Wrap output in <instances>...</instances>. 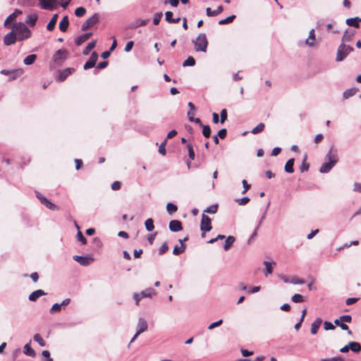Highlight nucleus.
<instances>
[{
    "mask_svg": "<svg viewBox=\"0 0 361 361\" xmlns=\"http://www.w3.org/2000/svg\"><path fill=\"white\" fill-rule=\"evenodd\" d=\"M23 352L26 355L30 356L32 357H35L36 353L35 351L31 348L30 343H27L24 345L23 348Z\"/></svg>",
    "mask_w": 361,
    "mask_h": 361,
    "instance_id": "obj_26",
    "label": "nucleus"
},
{
    "mask_svg": "<svg viewBox=\"0 0 361 361\" xmlns=\"http://www.w3.org/2000/svg\"><path fill=\"white\" fill-rule=\"evenodd\" d=\"M69 25L68 17L65 16L59 23V29L61 32H66L68 30Z\"/></svg>",
    "mask_w": 361,
    "mask_h": 361,
    "instance_id": "obj_21",
    "label": "nucleus"
},
{
    "mask_svg": "<svg viewBox=\"0 0 361 361\" xmlns=\"http://www.w3.org/2000/svg\"><path fill=\"white\" fill-rule=\"evenodd\" d=\"M37 59V55L36 54H30L27 56H26L24 60L23 63L27 65L30 66L35 63V61Z\"/></svg>",
    "mask_w": 361,
    "mask_h": 361,
    "instance_id": "obj_30",
    "label": "nucleus"
},
{
    "mask_svg": "<svg viewBox=\"0 0 361 361\" xmlns=\"http://www.w3.org/2000/svg\"><path fill=\"white\" fill-rule=\"evenodd\" d=\"M292 301L295 303L302 302L304 301L303 296L300 294H295L292 297Z\"/></svg>",
    "mask_w": 361,
    "mask_h": 361,
    "instance_id": "obj_51",
    "label": "nucleus"
},
{
    "mask_svg": "<svg viewBox=\"0 0 361 361\" xmlns=\"http://www.w3.org/2000/svg\"><path fill=\"white\" fill-rule=\"evenodd\" d=\"M169 246L166 242H164L159 249V254L160 255H164L168 250Z\"/></svg>",
    "mask_w": 361,
    "mask_h": 361,
    "instance_id": "obj_53",
    "label": "nucleus"
},
{
    "mask_svg": "<svg viewBox=\"0 0 361 361\" xmlns=\"http://www.w3.org/2000/svg\"><path fill=\"white\" fill-rule=\"evenodd\" d=\"M306 159H307V157L306 155L305 156L304 159H303V161H302V164L300 166V171L301 172H305V171H307L308 169H309V164H307L306 162Z\"/></svg>",
    "mask_w": 361,
    "mask_h": 361,
    "instance_id": "obj_54",
    "label": "nucleus"
},
{
    "mask_svg": "<svg viewBox=\"0 0 361 361\" xmlns=\"http://www.w3.org/2000/svg\"><path fill=\"white\" fill-rule=\"evenodd\" d=\"M224 8L222 6H219L216 10L212 11L210 8L206 9V13L207 16H216L223 12Z\"/></svg>",
    "mask_w": 361,
    "mask_h": 361,
    "instance_id": "obj_20",
    "label": "nucleus"
},
{
    "mask_svg": "<svg viewBox=\"0 0 361 361\" xmlns=\"http://www.w3.org/2000/svg\"><path fill=\"white\" fill-rule=\"evenodd\" d=\"M61 305L59 303H55L52 305L51 308L50 309L49 312L50 313L53 314L55 312H59L61 310Z\"/></svg>",
    "mask_w": 361,
    "mask_h": 361,
    "instance_id": "obj_47",
    "label": "nucleus"
},
{
    "mask_svg": "<svg viewBox=\"0 0 361 361\" xmlns=\"http://www.w3.org/2000/svg\"><path fill=\"white\" fill-rule=\"evenodd\" d=\"M315 40V33L314 30L312 29L309 32V37L306 39V44L310 47H313L314 45Z\"/></svg>",
    "mask_w": 361,
    "mask_h": 361,
    "instance_id": "obj_27",
    "label": "nucleus"
},
{
    "mask_svg": "<svg viewBox=\"0 0 361 361\" xmlns=\"http://www.w3.org/2000/svg\"><path fill=\"white\" fill-rule=\"evenodd\" d=\"M133 45H134L133 41L128 42L125 47V51L129 52L133 49Z\"/></svg>",
    "mask_w": 361,
    "mask_h": 361,
    "instance_id": "obj_63",
    "label": "nucleus"
},
{
    "mask_svg": "<svg viewBox=\"0 0 361 361\" xmlns=\"http://www.w3.org/2000/svg\"><path fill=\"white\" fill-rule=\"evenodd\" d=\"M264 264L266 267V271H265L264 275H265V276H267L268 274L272 273V271H273L272 265H275V262H269L267 261H264Z\"/></svg>",
    "mask_w": 361,
    "mask_h": 361,
    "instance_id": "obj_33",
    "label": "nucleus"
},
{
    "mask_svg": "<svg viewBox=\"0 0 361 361\" xmlns=\"http://www.w3.org/2000/svg\"><path fill=\"white\" fill-rule=\"evenodd\" d=\"M37 20V16L36 14H30L27 16L25 23L33 27L35 25Z\"/></svg>",
    "mask_w": 361,
    "mask_h": 361,
    "instance_id": "obj_28",
    "label": "nucleus"
},
{
    "mask_svg": "<svg viewBox=\"0 0 361 361\" xmlns=\"http://www.w3.org/2000/svg\"><path fill=\"white\" fill-rule=\"evenodd\" d=\"M294 159L291 158L287 161L285 165V171L288 173H292L294 171L293 165H294Z\"/></svg>",
    "mask_w": 361,
    "mask_h": 361,
    "instance_id": "obj_25",
    "label": "nucleus"
},
{
    "mask_svg": "<svg viewBox=\"0 0 361 361\" xmlns=\"http://www.w3.org/2000/svg\"><path fill=\"white\" fill-rule=\"evenodd\" d=\"M67 51L66 49H59L53 56V61L58 65L62 64L67 58Z\"/></svg>",
    "mask_w": 361,
    "mask_h": 361,
    "instance_id": "obj_7",
    "label": "nucleus"
},
{
    "mask_svg": "<svg viewBox=\"0 0 361 361\" xmlns=\"http://www.w3.org/2000/svg\"><path fill=\"white\" fill-rule=\"evenodd\" d=\"M324 328L326 331L335 329V326L330 322L325 321Z\"/></svg>",
    "mask_w": 361,
    "mask_h": 361,
    "instance_id": "obj_56",
    "label": "nucleus"
},
{
    "mask_svg": "<svg viewBox=\"0 0 361 361\" xmlns=\"http://www.w3.org/2000/svg\"><path fill=\"white\" fill-rule=\"evenodd\" d=\"M217 209H218V205L212 204V205L208 207L204 212L209 213V214H215V213H216Z\"/></svg>",
    "mask_w": 361,
    "mask_h": 361,
    "instance_id": "obj_45",
    "label": "nucleus"
},
{
    "mask_svg": "<svg viewBox=\"0 0 361 361\" xmlns=\"http://www.w3.org/2000/svg\"><path fill=\"white\" fill-rule=\"evenodd\" d=\"M216 135L221 139H224L227 135L226 129L222 128V129L219 130Z\"/></svg>",
    "mask_w": 361,
    "mask_h": 361,
    "instance_id": "obj_58",
    "label": "nucleus"
},
{
    "mask_svg": "<svg viewBox=\"0 0 361 361\" xmlns=\"http://www.w3.org/2000/svg\"><path fill=\"white\" fill-rule=\"evenodd\" d=\"M322 323V319L319 317L317 318L311 324L310 331L312 334H316L320 325Z\"/></svg>",
    "mask_w": 361,
    "mask_h": 361,
    "instance_id": "obj_16",
    "label": "nucleus"
},
{
    "mask_svg": "<svg viewBox=\"0 0 361 361\" xmlns=\"http://www.w3.org/2000/svg\"><path fill=\"white\" fill-rule=\"evenodd\" d=\"M195 49L196 51L206 52L208 46V41L204 33H200L195 40Z\"/></svg>",
    "mask_w": 361,
    "mask_h": 361,
    "instance_id": "obj_4",
    "label": "nucleus"
},
{
    "mask_svg": "<svg viewBox=\"0 0 361 361\" xmlns=\"http://www.w3.org/2000/svg\"><path fill=\"white\" fill-rule=\"evenodd\" d=\"M92 32H86L77 37L75 39V44L77 46L81 45L83 42L87 40L92 35Z\"/></svg>",
    "mask_w": 361,
    "mask_h": 361,
    "instance_id": "obj_15",
    "label": "nucleus"
},
{
    "mask_svg": "<svg viewBox=\"0 0 361 361\" xmlns=\"http://www.w3.org/2000/svg\"><path fill=\"white\" fill-rule=\"evenodd\" d=\"M98 56L96 52H93L90 58V59L85 63L83 68L85 70H87L89 68H93L96 62L97 61Z\"/></svg>",
    "mask_w": 361,
    "mask_h": 361,
    "instance_id": "obj_13",
    "label": "nucleus"
},
{
    "mask_svg": "<svg viewBox=\"0 0 361 361\" xmlns=\"http://www.w3.org/2000/svg\"><path fill=\"white\" fill-rule=\"evenodd\" d=\"M334 324L336 326H338L341 328L342 330H348V326L347 324H345L344 322H341V320H339V319H336L334 320Z\"/></svg>",
    "mask_w": 361,
    "mask_h": 361,
    "instance_id": "obj_46",
    "label": "nucleus"
},
{
    "mask_svg": "<svg viewBox=\"0 0 361 361\" xmlns=\"http://www.w3.org/2000/svg\"><path fill=\"white\" fill-rule=\"evenodd\" d=\"M169 228L172 232H178L183 230L182 223L179 220H171Z\"/></svg>",
    "mask_w": 361,
    "mask_h": 361,
    "instance_id": "obj_12",
    "label": "nucleus"
},
{
    "mask_svg": "<svg viewBox=\"0 0 361 361\" xmlns=\"http://www.w3.org/2000/svg\"><path fill=\"white\" fill-rule=\"evenodd\" d=\"M140 296L142 298H151L153 295L156 294V291L152 288H147L142 290L140 293H139Z\"/></svg>",
    "mask_w": 361,
    "mask_h": 361,
    "instance_id": "obj_24",
    "label": "nucleus"
},
{
    "mask_svg": "<svg viewBox=\"0 0 361 361\" xmlns=\"http://www.w3.org/2000/svg\"><path fill=\"white\" fill-rule=\"evenodd\" d=\"M21 13H22V11L20 10L16 9L15 11L13 13H11V15H9L7 17V18L6 19V20L4 22L5 26H6L7 23L9 21L14 20L19 14H21Z\"/></svg>",
    "mask_w": 361,
    "mask_h": 361,
    "instance_id": "obj_31",
    "label": "nucleus"
},
{
    "mask_svg": "<svg viewBox=\"0 0 361 361\" xmlns=\"http://www.w3.org/2000/svg\"><path fill=\"white\" fill-rule=\"evenodd\" d=\"M325 160L327 161L324 162L319 169V172L322 173H329L338 162V158L337 151L334 150L333 147L326 154Z\"/></svg>",
    "mask_w": 361,
    "mask_h": 361,
    "instance_id": "obj_1",
    "label": "nucleus"
},
{
    "mask_svg": "<svg viewBox=\"0 0 361 361\" xmlns=\"http://www.w3.org/2000/svg\"><path fill=\"white\" fill-rule=\"evenodd\" d=\"M148 328V324L147 321L142 318L140 317L138 319V322L137 324V335H140V334L146 331Z\"/></svg>",
    "mask_w": 361,
    "mask_h": 361,
    "instance_id": "obj_11",
    "label": "nucleus"
},
{
    "mask_svg": "<svg viewBox=\"0 0 361 361\" xmlns=\"http://www.w3.org/2000/svg\"><path fill=\"white\" fill-rule=\"evenodd\" d=\"M264 124L263 123H259L256 127H255L252 130L251 133L252 134H258L263 131L264 128Z\"/></svg>",
    "mask_w": 361,
    "mask_h": 361,
    "instance_id": "obj_40",
    "label": "nucleus"
},
{
    "mask_svg": "<svg viewBox=\"0 0 361 361\" xmlns=\"http://www.w3.org/2000/svg\"><path fill=\"white\" fill-rule=\"evenodd\" d=\"M40 6L42 8L53 11L54 9V4L56 3V0H39Z\"/></svg>",
    "mask_w": 361,
    "mask_h": 361,
    "instance_id": "obj_14",
    "label": "nucleus"
},
{
    "mask_svg": "<svg viewBox=\"0 0 361 361\" xmlns=\"http://www.w3.org/2000/svg\"><path fill=\"white\" fill-rule=\"evenodd\" d=\"M338 360L343 361V358L341 356H338V357H334L331 358L322 359V361H338Z\"/></svg>",
    "mask_w": 361,
    "mask_h": 361,
    "instance_id": "obj_64",
    "label": "nucleus"
},
{
    "mask_svg": "<svg viewBox=\"0 0 361 361\" xmlns=\"http://www.w3.org/2000/svg\"><path fill=\"white\" fill-rule=\"evenodd\" d=\"M220 116L221 123L223 124L227 120L228 116L227 110L226 109H224L221 111Z\"/></svg>",
    "mask_w": 361,
    "mask_h": 361,
    "instance_id": "obj_48",
    "label": "nucleus"
},
{
    "mask_svg": "<svg viewBox=\"0 0 361 361\" xmlns=\"http://www.w3.org/2000/svg\"><path fill=\"white\" fill-rule=\"evenodd\" d=\"M354 32H348L347 30L344 32L343 37H342V42H350L352 39V37L353 36Z\"/></svg>",
    "mask_w": 361,
    "mask_h": 361,
    "instance_id": "obj_42",
    "label": "nucleus"
},
{
    "mask_svg": "<svg viewBox=\"0 0 361 361\" xmlns=\"http://www.w3.org/2000/svg\"><path fill=\"white\" fill-rule=\"evenodd\" d=\"M166 144V140H165L163 142H161L159 147V152L162 155L166 154V149H165Z\"/></svg>",
    "mask_w": 361,
    "mask_h": 361,
    "instance_id": "obj_57",
    "label": "nucleus"
},
{
    "mask_svg": "<svg viewBox=\"0 0 361 361\" xmlns=\"http://www.w3.org/2000/svg\"><path fill=\"white\" fill-rule=\"evenodd\" d=\"M75 71L73 68H68L64 69L63 71H61L59 75V80L60 81H63L66 79V78L70 75Z\"/></svg>",
    "mask_w": 361,
    "mask_h": 361,
    "instance_id": "obj_19",
    "label": "nucleus"
},
{
    "mask_svg": "<svg viewBox=\"0 0 361 361\" xmlns=\"http://www.w3.org/2000/svg\"><path fill=\"white\" fill-rule=\"evenodd\" d=\"M58 14L56 13L54 14L51 20H49V22L48 23V24L47 25V29L49 30V31H52L54 28H55V26H56V22H57V19H58Z\"/></svg>",
    "mask_w": 361,
    "mask_h": 361,
    "instance_id": "obj_23",
    "label": "nucleus"
},
{
    "mask_svg": "<svg viewBox=\"0 0 361 361\" xmlns=\"http://www.w3.org/2000/svg\"><path fill=\"white\" fill-rule=\"evenodd\" d=\"M85 13L86 9L82 6H80L75 10V15L77 17H82L85 14Z\"/></svg>",
    "mask_w": 361,
    "mask_h": 361,
    "instance_id": "obj_44",
    "label": "nucleus"
},
{
    "mask_svg": "<svg viewBox=\"0 0 361 361\" xmlns=\"http://www.w3.org/2000/svg\"><path fill=\"white\" fill-rule=\"evenodd\" d=\"M36 196L39 199L40 202L42 204H44L46 207H47L48 209L53 210V211L59 210V207L57 205H56L55 204L50 202L48 199L44 197L39 192H37Z\"/></svg>",
    "mask_w": 361,
    "mask_h": 361,
    "instance_id": "obj_8",
    "label": "nucleus"
},
{
    "mask_svg": "<svg viewBox=\"0 0 361 361\" xmlns=\"http://www.w3.org/2000/svg\"><path fill=\"white\" fill-rule=\"evenodd\" d=\"M172 16H173V12L172 11H166L165 13V20L166 21H167L168 23H171V20H172Z\"/></svg>",
    "mask_w": 361,
    "mask_h": 361,
    "instance_id": "obj_62",
    "label": "nucleus"
},
{
    "mask_svg": "<svg viewBox=\"0 0 361 361\" xmlns=\"http://www.w3.org/2000/svg\"><path fill=\"white\" fill-rule=\"evenodd\" d=\"M250 198L248 197H244L240 199L236 200L240 205H245L250 202Z\"/></svg>",
    "mask_w": 361,
    "mask_h": 361,
    "instance_id": "obj_59",
    "label": "nucleus"
},
{
    "mask_svg": "<svg viewBox=\"0 0 361 361\" xmlns=\"http://www.w3.org/2000/svg\"><path fill=\"white\" fill-rule=\"evenodd\" d=\"M179 243H180V245H176L173 250V254L174 255H179L185 252L186 247L184 243H182L181 239L179 240Z\"/></svg>",
    "mask_w": 361,
    "mask_h": 361,
    "instance_id": "obj_22",
    "label": "nucleus"
},
{
    "mask_svg": "<svg viewBox=\"0 0 361 361\" xmlns=\"http://www.w3.org/2000/svg\"><path fill=\"white\" fill-rule=\"evenodd\" d=\"M356 92H357L356 88L348 89L343 92V98L348 99L349 97L355 95Z\"/></svg>",
    "mask_w": 361,
    "mask_h": 361,
    "instance_id": "obj_35",
    "label": "nucleus"
},
{
    "mask_svg": "<svg viewBox=\"0 0 361 361\" xmlns=\"http://www.w3.org/2000/svg\"><path fill=\"white\" fill-rule=\"evenodd\" d=\"M145 226L147 231H152L154 228L153 219H147L145 222Z\"/></svg>",
    "mask_w": 361,
    "mask_h": 361,
    "instance_id": "obj_37",
    "label": "nucleus"
},
{
    "mask_svg": "<svg viewBox=\"0 0 361 361\" xmlns=\"http://www.w3.org/2000/svg\"><path fill=\"white\" fill-rule=\"evenodd\" d=\"M12 28L18 36V41L28 39L31 36L30 30L23 23H15Z\"/></svg>",
    "mask_w": 361,
    "mask_h": 361,
    "instance_id": "obj_2",
    "label": "nucleus"
},
{
    "mask_svg": "<svg viewBox=\"0 0 361 361\" xmlns=\"http://www.w3.org/2000/svg\"><path fill=\"white\" fill-rule=\"evenodd\" d=\"M235 238L232 235H229L226 239V241H225V243H224V249L225 250H229V248L231 247V245L233 244V243L235 242Z\"/></svg>",
    "mask_w": 361,
    "mask_h": 361,
    "instance_id": "obj_32",
    "label": "nucleus"
},
{
    "mask_svg": "<svg viewBox=\"0 0 361 361\" xmlns=\"http://www.w3.org/2000/svg\"><path fill=\"white\" fill-rule=\"evenodd\" d=\"M202 135L204 137L209 138L211 136V128L208 125H203L202 126Z\"/></svg>",
    "mask_w": 361,
    "mask_h": 361,
    "instance_id": "obj_39",
    "label": "nucleus"
},
{
    "mask_svg": "<svg viewBox=\"0 0 361 361\" xmlns=\"http://www.w3.org/2000/svg\"><path fill=\"white\" fill-rule=\"evenodd\" d=\"M73 259L82 266H88L94 260L92 257L79 255H74Z\"/></svg>",
    "mask_w": 361,
    "mask_h": 361,
    "instance_id": "obj_9",
    "label": "nucleus"
},
{
    "mask_svg": "<svg viewBox=\"0 0 361 361\" xmlns=\"http://www.w3.org/2000/svg\"><path fill=\"white\" fill-rule=\"evenodd\" d=\"M99 18L98 13H94L90 18L86 20L85 22L82 25V30L85 31L89 28L93 27L99 22Z\"/></svg>",
    "mask_w": 361,
    "mask_h": 361,
    "instance_id": "obj_6",
    "label": "nucleus"
},
{
    "mask_svg": "<svg viewBox=\"0 0 361 361\" xmlns=\"http://www.w3.org/2000/svg\"><path fill=\"white\" fill-rule=\"evenodd\" d=\"M187 147H188V156H189L190 159L191 161L194 160L195 157V152L193 150L192 146L190 144H188L187 145Z\"/></svg>",
    "mask_w": 361,
    "mask_h": 361,
    "instance_id": "obj_49",
    "label": "nucleus"
},
{
    "mask_svg": "<svg viewBox=\"0 0 361 361\" xmlns=\"http://www.w3.org/2000/svg\"><path fill=\"white\" fill-rule=\"evenodd\" d=\"M96 46V41H92L90 42H89L87 45V47H85V49L83 50L82 51V54L84 55H88L90 51L93 49Z\"/></svg>",
    "mask_w": 361,
    "mask_h": 361,
    "instance_id": "obj_34",
    "label": "nucleus"
},
{
    "mask_svg": "<svg viewBox=\"0 0 361 361\" xmlns=\"http://www.w3.org/2000/svg\"><path fill=\"white\" fill-rule=\"evenodd\" d=\"M212 228L211 219L207 215L202 214L200 224V230L202 231V236L204 237L205 233L210 231Z\"/></svg>",
    "mask_w": 361,
    "mask_h": 361,
    "instance_id": "obj_5",
    "label": "nucleus"
},
{
    "mask_svg": "<svg viewBox=\"0 0 361 361\" xmlns=\"http://www.w3.org/2000/svg\"><path fill=\"white\" fill-rule=\"evenodd\" d=\"M76 238H77L78 240L81 242V243L82 245H85L87 243V240L84 237V235H82L81 231H78L77 235H76Z\"/></svg>",
    "mask_w": 361,
    "mask_h": 361,
    "instance_id": "obj_52",
    "label": "nucleus"
},
{
    "mask_svg": "<svg viewBox=\"0 0 361 361\" xmlns=\"http://www.w3.org/2000/svg\"><path fill=\"white\" fill-rule=\"evenodd\" d=\"M17 40L18 37L13 30L4 37V43L6 46L15 44Z\"/></svg>",
    "mask_w": 361,
    "mask_h": 361,
    "instance_id": "obj_10",
    "label": "nucleus"
},
{
    "mask_svg": "<svg viewBox=\"0 0 361 361\" xmlns=\"http://www.w3.org/2000/svg\"><path fill=\"white\" fill-rule=\"evenodd\" d=\"M349 347L354 353H359L361 350V344L356 341L349 342Z\"/></svg>",
    "mask_w": 361,
    "mask_h": 361,
    "instance_id": "obj_29",
    "label": "nucleus"
},
{
    "mask_svg": "<svg viewBox=\"0 0 361 361\" xmlns=\"http://www.w3.org/2000/svg\"><path fill=\"white\" fill-rule=\"evenodd\" d=\"M290 283L293 284H303L305 283V281L303 279H300L297 277H293L290 281Z\"/></svg>",
    "mask_w": 361,
    "mask_h": 361,
    "instance_id": "obj_61",
    "label": "nucleus"
},
{
    "mask_svg": "<svg viewBox=\"0 0 361 361\" xmlns=\"http://www.w3.org/2000/svg\"><path fill=\"white\" fill-rule=\"evenodd\" d=\"M353 50V47L342 42L338 47L336 61L338 62L343 61Z\"/></svg>",
    "mask_w": 361,
    "mask_h": 361,
    "instance_id": "obj_3",
    "label": "nucleus"
},
{
    "mask_svg": "<svg viewBox=\"0 0 361 361\" xmlns=\"http://www.w3.org/2000/svg\"><path fill=\"white\" fill-rule=\"evenodd\" d=\"M45 295H47V293H45L43 290L38 289L37 290L33 291L29 295V300L30 301H36L37 298Z\"/></svg>",
    "mask_w": 361,
    "mask_h": 361,
    "instance_id": "obj_17",
    "label": "nucleus"
},
{
    "mask_svg": "<svg viewBox=\"0 0 361 361\" xmlns=\"http://www.w3.org/2000/svg\"><path fill=\"white\" fill-rule=\"evenodd\" d=\"M162 13L161 12H158V13H156L154 16V18H153V23L154 25H158L161 20V18L162 17Z\"/></svg>",
    "mask_w": 361,
    "mask_h": 361,
    "instance_id": "obj_50",
    "label": "nucleus"
},
{
    "mask_svg": "<svg viewBox=\"0 0 361 361\" xmlns=\"http://www.w3.org/2000/svg\"><path fill=\"white\" fill-rule=\"evenodd\" d=\"M338 319L339 320H341V322L344 323H350L352 321V317L349 314L342 315Z\"/></svg>",
    "mask_w": 361,
    "mask_h": 361,
    "instance_id": "obj_55",
    "label": "nucleus"
},
{
    "mask_svg": "<svg viewBox=\"0 0 361 361\" xmlns=\"http://www.w3.org/2000/svg\"><path fill=\"white\" fill-rule=\"evenodd\" d=\"M360 22H361V18L359 17H355V18H348L345 21V23L348 26L355 27L358 28L360 25Z\"/></svg>",
    "mask_w": 361,
    "mask_h": 361,
    "instance_id": "obj_18",
    "label": "nucleus"
},
{
    "mask_svg": "<svg viewBox=\"0 0 361 361\" xmlns=\"http://www.w3.org/2000/svg\"><path fill=\"white\" fill-rule=\"evenodd\" d=\"M166 210L169 214H172L177 212L178 207L176 204H174L173 203L169 202L166 204Z\"/></svg>",
    "mask_w": 361,
    "mask_h": 361,
    "instance_id": "obj_36",
    "label": "nucleus"
},
{
    "mask_svg": "<svg viewBox=\"0 0 361 361\" xmlns=\"http://www.w3.org/2000/svg\"><path fill=\"white\" fill-rule=\"evenodd\" d=\"M235 18V15L230 16L224 19L219 20V25L228 24V23H231Z\"/></svg>",
    "mask_w": 361,
    "mask_h": 361,
    "instance_id": "obj_43",
    "label": "nucleus"
},
{
    "mask_svg": "<svg viewBox=\"0 0 361 361\" xmlns=\"http://www.w3.org/2000/svg\"><path fill=\"white\" fill-rule=\"evenodd\" d=\"M121 182L119 181H114L111 185V188L113 190H118L121 188Z\"/></svg>",
    "mask_w": 361,
    "mask_h": 361,
    "instance_id": "obj_60",
    "label": "nucleus"
},
{
    "mask_svg": "<svg viewBox=\"0 0 361 361\" xmlns=\"http://www.w3.org/2000/svg\"><path fill=\"white\" fill-rule=\"evenodd\" d=\"M33 340L38 343L39 345L42 347H44L46 345V342L39 334H36L34 335Z\"/></svg>",
    "mask_w": 361,
    "mask_h": 361,
    "instance_id": "obj_38",
    "label": "nucleus"
},
{
    "mask_svg": "<svg viewBox=\"0 0 361 361\" xmlns=\"http://www.w3.org/2000/svg\"><path fill=\"white\" fill-rule=\"evenodd\" d=\"M195 64V60L192 56H189L183 63V66H193Z\"/></svg>",
    "mask_w": 361,
    "mask_h": 361,
    "instance_id": "obj_41",
    "label": "nucleus"
}]
</instances>
